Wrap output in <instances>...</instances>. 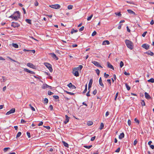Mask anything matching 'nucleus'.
Masks as SVG:
<instances>
[{
  "label": "nucleus",
  "instance_id": "obj_1",
  "mask_svg": "<svg viewBox=\"0 0 154 154\" xmlns=\"http://www.w3.org/2000/svg\"><path fill=\"white\" fill-rule=\"evenodd\" d=\"M82 67L83 66L81 65H80L79 66V67L75 68L73 70L72 72L73 74L76 77L79 76V74L78 71L79 70L80 71Z\"/></svg>",
  "mask_w": 154,
  "mask_h": 154
},
{
  "label": "nucleus",
  "instance_id": "obj_2",
  "mask_svg": "<svg viewBox=\"0 0 154 154\" xmlns=\"http://www.w3.org/2000/svg\"><path fill=\"white\" fill-rule=\"evenodd\" d=\"M125 42L127 47L131 50H132L134 48L133 43L131 41L128 40H125Z\"/></svg>",
  "mask_w": 154,
  "mask_h": 154
},
{
  "label": "nucleus",
  "instance_id": "obj_3",
  "mask_svg": "<svg viewBox=\"0 0 154 154\" xmlns=\"http://www.w3.org/2000/svg\"><path fill=\"white\" fill-rule=\"evenodd\" d=\"M20 16V14L19 11H17L14 13V15H11L9 17L17 20L18 18H19Z\"/></svg>",
  "mask_w": 154,
  "mask_h": 154
},
{
  "label": "nucleus",
  "instance_id": "obj_4",
  "mask_svg": "<svg viewBox=\"0 0 154 154\" xmlns=\"http://www.w3.org/2000/svg\"><path fill=\"white\" fill-rule=\"evenodd\" d=\"M44 65L48 69L50 72H52L53 69L52 68L51 65L49 63H44Z\"/></svg>",
  "mask_w": 154,
  "mask_h": 154
},
{
  "label": "nucleus",
  "instance_id": "obj_5",
  "mask_svg": "<svg viewBox=\"0 0 154 154\" xmlns=\"http://www.w3.org/2000/svg\"><path fill=\"white\" fill-rule=\"evenodd\" d=\"M49 7L52 8L56 9H59L60 8V5L58 4L50 5H49Z\"/></svg>",
  "mask_w": 154,
  "mask_h": 154
},
{
  "label": "nucleus",
  "instance_id": "obj_6",
  "mask_svg": "<svg viewBox=\"0 0 154 154\" xmlns=\"http://www.w3.org/2000/svg\"><path fill=\"white\" fill-rule=\"evenodd\" d=\"M15 108H13L11 109L10 111L6 113V115H7L10 114L11 113H14L15 112Z\"/></svg>",
  "mask_w": 154,
  "mask_h": 154
},
{
  "label": "nucleus",
  "instance_id": "obj_7",
  "mask_svg": "<svg viewBox=\"0 0 154 154\" xmlns=\"http://www.w3.org/2000/svg\"><path fill=\"white\" fill-rule=\"evenodd\" d=\"M92 63L94 64L95 66H97L100 67L101 68H102V67L100 64L99 63H98L97 62L95 61H92Z\"/></svg>",
  "mask_w": 154,
  "mask_h": 154
},
{
  "label": "nucleus",
  "instance_id": "obj_8",
  "mask_svg": "<svg viewBox=\"0 0 154 154\" xmlns=\"http://www.w3.org/2000/svg\"><path fill=\"white\" fill-rule=\"evenodd\" d=\"M47 88H49L50 89H52V87L49 86L46 84H44L42 86V88L43 89H45Z\"/></svg>",
  "mask_w": 154,
  "mask_h": 154
},
{
  "label": "nucleus",
  "instance_id": "obj_9",
  "mask_svg": "<svg viewBox=\"0 0 154 154\" xmlns=\"http://www.w3.org/2000/svg\"><path fill=\"white\" fill-rule=\"evenodd\" d=\"M142 47L146 49L147 50L149 48V45L148 44H144L142 45Z\"/></svg>",
  "mask_w": 154,
  "mask_h": 154
},
{
  "label": "nucleus",
  "instance_id": "obj_10",
  "mask_svg": "<svg viewBox=\"0 0 154 154\" xmlns=\"http://www.w3.org/2000/svg\"><path fill=\"white\" fill-rule=\"evenodd\" d=\"M49 54L51 55V57L54 59H55L56 60H58V57L56 56V55L54 53H51Z\"/></svg>",
  "mask_w": 154,
  "mask_h": 154
},
{
  "label": "nucleus",
  "instance_id": "obj_11",
  "mask_svg": "<svg viewBox=\"0 0 154 154\" xmlns=\"http://www.w3.org/2000/svg\"><path fill=\"white\" fill-rule=\"evenodd\" d=\"M67 86L70 88L74 89L76 88V87L73 85H72L71 83H69L67 85Z\"/></svg>",
  "mask_w": 154,
  "mask_h": 154
},
{
  "label": "nucleus",
  "instance_id": "obj_12",
  "mask_svg": "<svg viewBox=\"0 0 154 154\" xmlns=\"http://www.w3.org/2000/svg\"><path fill=\"white\" fill-rule=\"evenodd\" d=\"M27 66L30 67V68L33 69H35V66L33 64L31 63H27Z\"/></svg>",
  "mask_w": 154,
  "mask_h": 154
},
{
  "label": "nucleus",
  "instance_id": "obj_13",
  "mask_svg": "<svg viewBox=\"0 0 154 154\" xmlns=\"http://www.w3.org/2000/svg\"><path fill=\"white\" fill-rule=\"evenodd\" d=\"M24 70L26 72H29V73H30L32 74H35V72H34L33 71H30L26 68L24 69Z\"/></svg>",
  "mask_w": 154,
  "mask_h": 154
},
{
  "label": "nucleus",
  "instance_id": "obj_14",
  "mask_svg": "<svg viewBox=\"0 0 154 154\" xmlns=\"http://www.w3.org/2000/svg\"><path fill=\"white\" fill-rule=\"evenodd\" d=\"M93 82V80L92 79H91L90 80L88 84V90H89L90 89L91 87V85Z\"/></svg>",
  "mask_w": 154,
  "mask_h": 154
},
{
  "label": "nucleus",
  "instance_id": "obj_15",
  "mask_svg": "<svg viewBox=\"0 0 154 154\" xmlns=\"http://www.w3.org/2000/svg\"><path fill=\"white\" fill-rule=\"evenodd\" d=\"M65 120L64 121V123L65 124H66L69 122L70 118L67 115L65 116Z\"/></svg>",
  "mask_w": 154,
  "mask_h": 154
},
{
  "label": "nucleus",
  "instance_id": "obj_16",
  "mask_svg": "<svg viewBox=\"0 0 154 154\" xmlns=\"http://www.w3.org/2000/svg\"><path fill=\"white\" fill-rule=\"evenodd\" d=\"M107 67L108 68H109L110 69H111L113 70L114 69V68L113 67V66L109 62H107Z\"/></svg>",
  "mask_w": 154,
  "mask_h": 154
},
{
  "label": "nucleus",
  "instance_id": "obj_17",
  "mask_svg": "<svg viewBox=\"0 0 154 154\" xmlns=\"http://www.w3.org/2000/svg\"><path fill=\"white\" fill-rule=\"evenodd\" d=\"M11 26L14 27H18L19 26V25L17 23L12 22L11 24Z\"/></svg>",
  "mask_w": 154,
  "mask_h": 154
},
{
  "label": "nucleus",
  "instance_id": "obj_18",
  "mask_svg": "<svg viewBox=\"0 0 154 154\" xmlns=\"http://www.w3.org/2000/svg\"><path fill=\"white\" fill-rule=\"evenodd\" d=\"M145 95L146 98L147 99H149L151 98L150 96L147 92H146L145 93Z\"/></svg>",
  "mask_w": 154,
  "mask_h": 154
},
{
  "label": "nucleus",
  "instance_id": "obj_19",
  "mask_svg": "<svg viewBox=\"0 0 154 154\" xmlns=\"http://www.w3.org/2000/svg\"><path fill=\"white\" fill-rule=\"evenodd\" d=\"M99 84L103 88L104 87V85L102 82L101 78L100 77L99 79Z\"/></svg>",
  "mask_w": 154,
  "mask_h": 154
},
{
  "label": "nucleus",
  "instance_id": "obj_20",
  "mask_svg": "<svg viewBox=\"0 0 154 154\" xmlns=\"http://www.w3.org/2000/svg\"><path fill=\"white\" fill-rule=\"evenodd\" d=\"M124 136L125 135L123 133H121L119 135V139H122V138L124 137Z\"/></svg>",
  "mask_w": 154,
  "mask_h": 154
},
{
  "label": "nucleus",
  "instance_id": "obj_21",
  "mask_svg": "<svg viewBox=\"0 0 154 154\" xmlns=\"http://www.w3.org/2000/svg\"><path fill=\"white\" fill-rule=\"evenodd\" d=\"M109 42L108 40H105L102 43L103 45H109Z\"/></svg>",
  "mask_w": 154,
  "mask_h": 154
},
{
  "label": "nucleus",
  "instance_id": "obj_22",
  "mask_svg": "<svg viewBox=\"0 0 154 154\" xmlns=\"http://www.w3.org/2000/svg\"><path fill=\"white\" fill-rule=\"evenodd\" d=\"M127 11L130 14H133L134 15L135 14L134 12L133 11H132L131 10H130V9L128 10Z\"/></svg>",
  "mask_w": 154,
  "mask_h": 154
},
{
  "label": "nucleus",
  "instance_id": "obj_23",
  "mask_svg": "<svg viewBox=\"0 0 154 154\" xmlns=\"http://www.w3.org/2000/svg\"><path fill=\"white\" fill-rule=\"evenodd\" d=\"M7 58H8L10 60L12 61L16 62V63H19L18 61L12 59L10 57H7Z\"/></svg>",
  "mask_w": 154,
  "mask_h": 154
},
{
  "label": "nucleus",
  "instance_id": "obj_24",
  "mask_svg": "<svg viewBox=\"0 0 154 154\" xmlns=\"http://www.w3.org/2000/svg\"><path fill=\"white\" fill-rule=\"evenodd\" d=\"M92 146V145H90V146L85 145V146H84V147L85 148H87L88 149H90Z\"/></svg>",
  "mask_w": 154,
  "mask_h": 154
},
{
  "label": "nucleus",
  "instance_id": "obj_25",
  "mask_svg": "<svg viewBox=\"0 0 154 154\" xmlns=\"http://www.w3.org/2000/svg\"><path fill=\"white\" fill-rule=\"evenodd\" d=\"M12 45L13 47L15 48H17L18 47V45L16 44L13 43Z\"/></svg>",
  "mask_w": 154,
  "mask_h": 154
},
{
  "label": "nucleus",
  "instance_id": "obj_26",
  "mask_svg": "<svg viewBox=\"0 0 154 154\" xmlns=\"http://www.w3.org/2000/svg\"><path fill=\"white\" fill-rule=\"evenodd\" d=\"M148 82H149L153 83L154 82V79L153 78H151L149 80H148Z\"/></svg>",
  "mask_w": 154,
  "mask_h": 154
},
{
  "label": "nucleus",
  "instance_id": "obj_27",
  "mask_svg": "<svg viewBox=\"0 0 154 154\" xmlns=\"http://www.w3.org/2000/svg\"><path fill=\"white\" fill-rule=\"evenodd\" d=\"M63 144L66 147H69V145L68 144L66 143L64 141H63Z\"/></svg>",
  "mask_w": 154,
  "mask_h": 154
},
{
  "label": "nucleus",
  "instance_id": "obj_28",
  "mask_svg": "<svg viewBox=\"0 0 154 154\" xmlns=\"http://www.w3.org/2000/svg\"><path fill=\"white\" fill-rule=\"evenodd\" d=\"M125 85L127 90L128 91L131 88L126 83L125 84Z\"/></svg>",
  "mask_w": 154,
  "mask_h": 154
},
{
  "label": "nucleus",
  "instance_id": "obj_29",
  "mask_svg": "<svg viewBox=\"0 0 154 154\" xmlns=\"http://www.w3.org/2000/svg\"><path fill=\"white\" fill-rule=\"evenodd\" d=\"M93 124V122L91 121H88L87 123L88 125H91Z\"/></svg>",
  "mask_w": 154,
  "mask_h": 154
},
{
  "label": "nucleus",
  "instance_id": "obj_30",
  "mask_svg": "<svg viewBox=\"0 0 154 154\" xmlns=\"http://www.w3.org/2000/svg\"><path fill=\"white\" fill-rule=\"evenodd\" d=\"M26 21L28 23L31 24V20L29 19H26Z\"/></svg>",
  "mask_w": 154,
  "mask_h": 154
},
{
  "label": "nucleus",
  "instance_id": "obj_31",
  "mask_svg": "<svg viewBox=\"0 0 154 154\" xmlns=\"http://www.w3.org/2000/svg\"><path fill=\"white\" fill-rule=\"evenodd\" d=\"M73 6L71 5H69L68 6V8L69 10L72 9V8Z\"/></svg>",
  "mask_w": 154,
  "mask_h": 154
},
{
  "label": "nucleus",
  "instance_id": "obj_32",
  "mask_svg": "<svg viewBox=\"0 0 154 154\" xmlns=\"http://www.w3.org/2000/svg\"><path fill=\"white\" fill-rule=\"evenodd\" d=\"M93 16V14H91L90 17H88L87 19V20H88V21L90 20L91 19V18H92Z\"/></svg>",
  "mask_w": 154,
  "mask_h": 154
},
{
  "label": "nucleus",
  "instance_id": "obj_33",
  "mask_svg": "<svg viewBox=\"0 0 154 154\" xmlns=\"http://www.w3.org/2000/svg\"><path fill=\"white\" fill-rule=\"evenodd\" d=\"M21 134V132H18V133L17 134V135L16 137L17 138L19 137H20V136Z\"/></svg>",
  "mask_w": 154,
  "mask_h": 154
},
{
  "label": "nucleus",
  "instance_id": "obj_34",
  "mask_svg": "<svg viewBox=\"0 0 154 154\" xmlns=\"http://www.w3.org/2000/svg\"><path fill=\"white\" fill-rule=\"evenodd\" d=\"M104 127V125L103 123H101L100 124V129H102Z\"/></svg>",
  "mask_w": 154,
  "mask_h": 154
},
{
  "label": "nucleus",
  "instance_id": "obj_35",
  "mask_svg": "<svg viewBox=\"0 0 154 154\" xmlns=\"http://www.w3.org/2000/svg\"><path fill=\"white\" fill-rule=\"evenodd\" d=\"M29 106H30V107L31 109L33 111H35V109L31 105V104H30L29 105Z\"/></svg>",
  "mask_w": 154,
  "mask_h": 154
},
{
  "label": "nucleus",
  "instance_id": "obj_36",
  "mask_svg": "<svg viewBox=\"0 0 154 154\" xmlns=\"http://www.w3.org/2000/svg\"><path fill=\"white\" fill-rule=\"evenodd\" d=\"M78 32V30H75V29H72V30L71 33L72 34H73L74 33L76 32Z\"/></svg>",
  "mask_w": 154,
  "mask_h": 154
},
{
  "label": "nucleus",
  "instance_id": "obj_37",
  "mask_svg": "<svg viewBox=\"0 0 154 154\" xmlns=\"http://www.w3.org/2000/svg\"><path fill=\"white\" fill-rule=\"evenodd\" d=\"M124 65V63L122 61H121L120 63V66L121 68Z\"/></svg>",
  "mask_w": 154,
  "mask_h": 154
},
{
  "label": "nucleus",
  "instance_id": "obj_38",
  "mask_svg": "<svg viewBox=\"0 0 154 154\" xmlns=\"http://www.w3.org/2000/svg\"><path fill=\"white\" fill-rule=\"evenodd\" d=\"M44 103H47L48 102V100L47 98H45L44 100Z\"/></svg>",
  "mask_w": 154,
  "mask_h": 154
},
{
  "label": "nucleus",
  "instance_id": "obj_39",
  "mask_svg": "<svg viewBox=\"0 0 154 154\" xmlns=\"http://www.w3.org/2000/svg\"><path fill=\"white\" fill-rule=\"evenodd\" d=\"M97 34V32L95 31H94L93 32L92 34L91 35L93 36H94L95 35Z\"/></svg>",
  "mask_w": 154,
  "mask_h": 154
},
{
  "label": "nucleus",
  "instance_id": "obj_40",
  "mask_svg": "<svg viewBox=\"0 0 154 154\" xmlns=\"http://www.w3.org/2000/svg\"><path fill=\"white\" fill-rule=\"evenodd\" d=\"M115 14L118 16H121L122 15L121 14V13L120 12L119 13H115Z\"/></svg>",
  "mask_w": 154,
  "mask_h": 154
},
{
  "label": "nucleus",
  "instance_id": "obj_41",
  "mask_svg": "<svg viewBox=\"0 0 154 154\" xmlns=\"http://www.w3.org/2000/svg\"><path fill=\"white\" fill-rule=\"evenodd\" d=\"M96 72L97 75H99L100 73V70L98 69H97L96 70Z\"/></svg>",
  "mask_w": 154,
  "mask_h": 154
},
{
  "label": "nucleus",
  "instance_id": "obj_42",
  "mask_svg": "<svg viewBox=\"0 0 154 154\" xmlns=\"http://www.w3.org/2000/svg\"><path fill=\"white\" fill-rule=\"evenodd\" d=\"M1 80L2 82H5L6 80L5 77L3 76L2 77V79Z\"/></svg>",
  "mask_w": 154,
  "mask_h": 154
},
{
  "label": "nucleus",
  "instance_id": "obj_43",
  "mask_svg": "<svg viewBox=\"0 0 154 154\" xmlns=\"http://www.w3.org/2000/svg\"><path fill=\"white\" fill-rule=\"evenodd\" d=\"M54 94L53 92H52L51 91H48V94L49 95H51L52 94Z\"/></svg>",
  "mask_w": 154,
  "mask_h": 154
},
{
  "label": "nucleus",
  "instance_id": "obj_44",
  "mask_svg": "<svg viewBox=\"0 0 154 154\" xmlns=\"http://www.w3.org/2000/svg\"><path fill=\"white\" fill-rule=\"evenodd\" d=\"M66 92L67 94H70L71 95H73L74 94V93H72V92H68V91H66Z\"/></svg>",
  "mask_w": 154,
  "mask_h": 154
},
{
  "label": "nucleus",
  "instance_id": "obj_45",
  "mask_svg": "<svg viewBox=\"0 0 154 154\" xmlns=\"http://www.w3.org/2000/svg\"><path fill=\"white\" fill-rule=\"evenodd\" d=\"M53 97L55 99H57L59 98V97L57 95H54L53 96Z\"/></svg>",
  "mask_w": 154,
  "mask_h": 154
},
{
  "label": "nucleus",
  "instance_id": "obj_46",
  "mask_svg": "<svg viewBox=\"0 0 154 154\" xmlns=\"http://www.w3.org/2000/svg\"><path fill=\"white\" fill-rule=\"evenodd\" d=\"M84 26H82L81 28H80L79 29V31H83L84 29Z\"/></svg>",
  "mask_w": 154,
  "mask_h": 154
},
{
  "label": "nucleus",
  "instance_id": "obj_47",
  "mask_svg": "<svg viewBox=\"0 0 154 154\" xmlns=\"http://www.w3.org/2000/svg\"><path fill=\"white\" fill-rule=\"evenodd\" d=\"M104 76L106 78H107L109 76V75L108 74H106V73L104 74Z\"/></svg>",
  "mask_w": 154,
  "mask_h": 154
},
{
  "label": "nucleus",
  "instance_id": "obj_48",
  "mask_svg": "<svg viewBox=\"0 0 154 154\" xmlns=\"http://www.w3.org/2000/svg\"><path fill=\"white\" fill-rule=\"evenodd\" d=\"M141 104L143 106H144L145 105V103L144 100H142L141 102Z\"/></svg>",
  "mask_w": 154,
  "mask_h": 154
},
{
  "label": "nucleus",
  "instance_id": "obj_49",
  "mask_svg": "<svg viewBox=\"0 0 154 154\" xmlns=\"http://www.w3.org/2000/svg\"><path fill=\"white\" fill-rule=\"evenodd\" d=\"M128 125L129 126H130L131 125V120H130L129 119L128 120Z\"/></svg>",
  "mask_w": 154,
  "mask_h": 154
},
{
  "label": "nucleus",
  "instance_id": "obj_50",
  "mask_svg": "<svg viewBox=\"0 0 154 154\" xmlns=\"http://www.w3.org/2000/svg\"><path fill=\"white\" fill-rule=\"evenodd\" d=\"M147 32L146 31V32H144L142 35V36L143 37H144L146 35V34Z\"/></svg>",
  "mask_w": 154,
  "mask_h": 154
},
{
  "label": "nucleus",
  "instance_id": "obj_51",
  "mask_svg": "<svg viewBox=\"0 0 154 154\" xmlns=\"http://www.w3.org/2000/svg\"><path fill=\"white\" fill-rule=\"evenodd\" d=\"M95 138H96L95 136H94V137H92L91 138V141H94L95 139Z\"/></svg>",
  "mask_w": 154,
  "mask_h": 154
},
{
  "label": "nucleus",
  "instance_id": "obj_52",
  "mask_svg": "<svg viewBox=\"0 0 154 154\" xmlns=\"http://www.w3.org/2000/svg\"><path fill=\"white\" fill-rule=\"evenodd\" d=\"M27 136H28V137L29 138H30L31 136H30V133L29 132H27Z\"/></svg>",
  "mask_w": 154,
  "mask_h": 154
},
{
  "label": "nucleus",
  "instance_id": "obj_53",
  "mask_svg": "<svg viewBox=\"0 0 154 154\" xmlns=\"http://www.w3.org/2000/svg\"><path fill=\"white\" fill-rule=\"evenodd\" d=\"M118 92H117L116 94V96H115V98L114 99V100H116V98H117V97H118Z\"/></svg>",
  "mask_w": 154,
  "mask_h": 154
},
{
  "label": "nucleus",
  "instance_id": "obj_54",
  "mask_svg": "<svg viewBox=\"0 0 154 154\" xmlns=\"http://www.w3.org/2000/svg\"><path fill=\"white\" fill-rule=\"evenodd\" d=\"M134 121L136 122L138 124H139L140 121L139 120H137L136 119H134Z\"/></svg>",
  "mask_w": 154,
  "mask_h": 154
},
{
  "label": "nucleus",
  "instance_id": "obj_55",
  "mask_svg": "<svg viewBox=\"0 0 154 154\" xmlns=\"http://www.w3.org/2000/svg\"><path fill=\"white\" fill-rule=\"evenodd\" d=\"M10 148L9 147H7V148H4V151L5 152H6V151H7V150L8 149H9Z\"/></svg>",
  "mask_w": 154,
  "mask_h": 154
},
{
  "label": "nucleus",
  "instance_id": "obj_56",
  "mask_svg": "<svg viewBox=\"0 0 154 154\" xmlns=\"http://www.w3.org/2000/svg\"><path fill=\"white\" fill-rule=\"evenodd\" d=\"M97 92V91L96 89L93 92V94L94 95H95Z\"/></svg>",
  "mask_w": 154,
  "mask_h": 154
},
{
  "label": "nucleus",
  "instance_id": "obj_57",
  "mask_svg": "<svg viewBox=\"0 0 154 154\" xmlns=\"http://www.w3.org/2000/svg\"><path fill=\"white\" fill-rule=\"evenodd\" d=\"M89 90V91L86 94V95L88 97H89V96H90V94H89V92H90V89L89 90Z\"/></svg>",
  "mask_w": 154,
  "mask_h": 154
},
{
  "label": "nucleus",
  "instance_id": "obj_58",
  "mask_svg": "<svg viewBox=\"0 0 154 154\" xmlns=\"http://www.w3.org/2000/svg\"><path fill=\"white\" fill-rule=\"evenodd\" d=\"M124 74L126 75H130V73H128L126 72L125 71L124 72Z\"/></svg>",
  "mask_w": 154,
  "mask_h": 154
},
{
  "label": "nucleus",
  "instance_id": "obj_59",
  "mask_svg": "<svg viewBox=\"0 0 154 154\" xmlns=\"http://www.w3.org/2000/svg\"><path fill=\"white\" fill-rule=\"evenodd\" d=\"M43 124V122H41L40 123L38 124V126H40L42 125Z\"/></svg>",
  "mask_w": 154,
  "mask_h": 154
},
{
  "label": "nucleus",
  "instance_id": "obj_60",
  "mask_svg": "<svg viewBox=\"0 0 154 154\" xmlns=\"http://www.w3.org/2000/svg\"><path fill=\"white\" fill-rule=\"evenodd\" d=\"M137 143V140H134V145L135 146L136 145V144Z\"/></svg>",
  "mask_w": 154,
  "mask_h": 154
},
{
  "label": "nucleus",
  "instance_id": "obj_61",
  "mask_svg": "<svg viewBox=\"0 0 154 154\" xmlns=\"http://www.w3.org/2000/svg\"><path fill=\"white\" fill-rule=\"evenodd\" d=\"M120 149L119 148H117V149L116 150L115 152H119L120 151Z\"/></svg>",
  "mask_w": 154,
  "mask_h": 154
},
{
  "label": "nucleus",
  "instance_id": "obj_62",
  "mask_svg": "<svg viewBox=\"0 0 154 154\" xmlns=\"http://www.w3.org/2000/svg\"><path fill=\"white\" fill-rule=\"evenodd\" d=\"M49 108L51 110H53V106L52 105H50L49 106Z\"/></svg>",
  "mask_w": 154,
  "mask_h": 154
},
{
  "label": "nucleus",
  "instance_id": "obj_63",
  "mask_svg": "<svg viewBox=\"0 0 154 154\" xmlns=\"http://www.w3.org/2000/svg\"><path fill=\"white\" fill-rule=\"evenodd\" d=\"M38 3L37 1H36L35 2V5L37 6H38Z\"/></svg>",
  "mask_w": 154,
  "mask_h": 154
},
{
  "label": "nucleus",
  "instance_id": "obj_64",
  "mask_svg": "<svg viewBox=\"0 0 154 154\" xmlns=\"http://www.w3.org/2000/svg\"><path fill=\"white\" fill-rule=\"evenodd\" d=\"M148 54L149 55H150L151 56H153L154 55L153 53L151 51Z\"/></svg>",
  "mask_w": 154,
  "mask_h": 154
}]
</instances>
